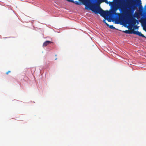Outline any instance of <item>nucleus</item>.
I'll list each match as a JSON object with an SVG mask.
<instances>
[{"mask_svg":"<svg viewBox=\"0 0 146 146\" xmlns=\"http://www.w3.org/2000/svg\"><path fill=\"white\" fill-rule=\"evenodd\" d=\"M90 9L95 14L99 13L101 16L105 18L106 17L111 16L112 15L115 14V11L113 10L111 11H104L100 8V7L98 6V8L95 7L91 8Z\"/></svg>","mask_w":146,"mask_h":146,"instance_id":"f03ea898","label":"nucleus"},{"mask_svg":"<svg viewBox=\"0 0 146 146\" xmlns=\"http://www.w3.org/2000/svg\"><path fill=\"white\" fill-rule=\"evenodd\" d=\"M129 29H131L129 28Z\"/></svg>","mask_w":146,"mask_h":146,"instance_id":"f8f14e48","label":"nucleus"},{"mask_svg":"<svg viewBox=\"0 0 146 146\" xmlns=\"http://www.w3.org/2000/svg\"><path fill=\"white\" fill-rule=\"evenodd\" d=\"M102 2H104L106 0H101Z\"/></svg>","mask_w":146,"mask_h":146,"instance_id":"9b49d317","label":"nucleus"},{"mask_svg":"<svg viewBox=\"0 0 146 146\" xmlns=\"http://www.w3.org/2000/svg\"><path fill=\"white\" fill-rule=\"evenodd\" d=\"M10 72H10V71H8V72H7L6 73V74H9V73H10Z\"/></svg>","mask_w":146,"mask_h":146,"instance_id":"9d476101","label":"nucleus"},{"mask_svg":"<svg viewBox=\"0 0 146 146\" xmlns=\"http://www.w3.org/2000/svg\"><path fill=\"white\" fill-rule=\"evenodd\" d=\"M130 3V5L129 7V9L125 11V15L128 17V19L131 23L133 25L135 24L137 20L133 18L131 14V12H133L136 9L137 5L136 2L134 0H127Z\"/></svg>","mask_w":146,"mask_h":146,"instance_id":"f257e3e1","label":"nucleus"},{"mask_svg":"<svg viewBox=\"0 0 146 146\" xmlns=\"http://www.w3.org/2000/svg\"><path fill=\"white\" fill-rule=\"evenodd\" d=\"M108 27H109V28L111 29H115V28L113 27V25H109V26Z\"/></svg>","mask_w":146,"mask_h":146,"instance_id":"6e6552de","label":"nucleus"},{"mask_svg":"<svg viewBox=\"0 0 146 146\" xmlns=\"http://www.w3.org/2000/svg\"><path fill=\"white\" fill-rule=\"evenodd\" d=\"M133 34L138 35L139 36H141L143 37H145V36H144V35L142 34L141 32L136 31L134 30Z\"/></svg>","mask_w":146,"mask_h":146,"instance_id":"7ed1b4c3","label":"nucleus"},{"mask_svg":"<svg viewBox=\"0 0 146 146\" xmlns=\"http://www.w3.org/2000/svg\"><path fill=\"white\" fill-rule=\"evenodd\" d=\"M52 42L49 41H46L43 43L42 46H46Z\"/></svg>","mask_w":146,"mask_h":146,"instance_id":"20e7f679","label":"nucleus"},{"mask_svg":"<svg viewBox=\"0 0 146 146\" xmlns=\"http://www.w3.org/2000/svg\"><path fill=\"white\" fill-rule=\"evenodd\" d=\"M119 8L122 10H123V6L122 3H120L119 5Z\"/></svg>","mask_w":146,"mask_h":146,"instance_id":"0eeeda50","label":"nucleus"},{"mask_svg":"<svg viewBox=\"0 0 146 146\" xmlns=\"http://www.w3.org/2000/svg\"><path fill=\"white\" fill-rule=\"evenodd\" d=\"M105 19H104L103 20V22L107 26H109V25L107 23H106V20H108V21L109 22H111V20L109 19H106V17H105Z\"/></svg>","mask_w":146,"mask_h":146,"instance_id":"423d86ee","label":"nucleus"},{"mask_svg":"<svg viewBox=\"0 0 146 146\" xmlns=\"http://www.w3.org/2000/svg\"><path fill=\"white\" fill-rule=\"evenodd\" d=\"M134 29H138V27L137 25H135L133 27Z\"/></svg>","mask_w":146,"mask_h":146,"instance_id":"1a4fd4ad","label":"nucleus"},{"mask_svg":"<svg viewBox=\"0 0 146 146\" xmlns=\"http://www.w3.org/2000/svg\"><path fill=\"white\" fill-rule=\"evenodd\" d=\"M133 29H132L131 31L128 30H126L124 31L125 33L127 34H133Z\"/></svg>","mask_w":146,"mask_h":146,"instance_id":"39448f33","label":"nucleus"}]
</instances>
